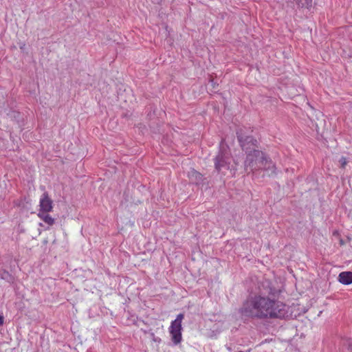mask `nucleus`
<instances>
[{
	"label": "nucleus",
	"instance_id": "obj_1",
	"mask_svg": "<svg viewBox=\"0 0 352 352\" xmlns=\"http://www.w3.org/2000/svg\"><path fill=\"white\" fill-rule=\"evenodd\" d=\"M243 320H267L284 318L287 306L281 301L261 294L250 295L239 309Z\"/></svg>",
	"mask_w": 352,
	"mask_h": 352
},
{
	"label": "nucleus",
	"instance_id": "obj_2",
	"mask_svg": "<svg viewBox=\"0 0 352 352\" xmlns=\"http://www.w3.org/2000/svg\"><path fill=\"white\" fill-rule=\"evenodd\" d=\"M184 318V314H179L176 318L173 320L169 327V333L171 336V340L174 345H177L182 340V322Z\"/></svg>",
	"mask_w": 352,
	"mask_h": 352
},
{
	"label": "nucleus",
	"instance_id": "obj_3",
	"mask_svg": "<svg viewBox=\"0 0 352 352\" xmlns=\"http://www.w3.org/2000/svg\"><path fill=\"white\" fill-rule=\"evenodd\" d=\"M236 134L242 150L245 153V154H258V147L257 146L256 140L252 136H246L245 138H243L238 132Z\"/></svg>",
	"mask_w": 352,
	"mask_h": 352
},
{
	"label": "nucleus",
	"instance_id": "obj_4",
	"mask_svg": "<svg viewBox=\"0 0 352 352\" xmlns=\"http://www.w3.org/2000/svg\"><path fill=\"white\" fill-rule=\"evenodd\" d=\"M188 177L190 180V182L197 186H204V184H207L206 178L204 177V176L200 173L199 172L197 171L194 168H191L188 172Z\"/></svg>",
	"mask_w": 352,
	"mask_h": 352
},
{
	"label": "nucleus",
	"instance_id": "obj_5",
	"mask_svg": "<svg viewBox=\"0 0 352 352\" xmlns=\"http://www.w3.org/2000/svg\"><path fill=\"white\" fill-rule=\"evenodd\" d=\"M52 200L50 198L48 193L47 192L43 193L39 201L41 212L45 213L50 212L52 209Z\"/></svg>",
	"mask_w": 352,
	"mask_h": 352
},
{
	"label": "nucleus",
	"instance_id": "obj_6",
	"mask_svg": "<svg viewBox=\"0 0 352 352\" xmlns=\"http://www.w3.org/2000/svg\"><path fill=\"white\" fill-rule=\"evenodd\" d=\"M214 164H215V168L218 171H220L221 170V168H225L227 169L229 168L228 163L226 159L225 155H217L215 157Z\"/></svg>",
	"mask_w": 352,
	"mask_h": 352
},
{
	"label": "nucleus",
	"instance_id": "obj_7",
	"mask_svg": "<svg viewBox=\"0 0 352 352\" xmlns=\"http://www.w3.org/2000/svg\"><path fill=\"white\" fill-rule=\"evenodd\" d=\"M338 281L343 285L352 283V272H342L338 276Z\"/></svg>",
	"mask_w": 352,
	"mask_h": 352
},
{
	"label": "nucleus",
	"instance_id": "obj_8",
	"mask_svg": "<svg viewBox=\"0 0 352 352\" xmlns=\"http://www.w3.org/2000/svg\"><path fill=\"white\" fill-rule=\"evenodd\" d=\"M0 278L8 283H12L14 281V277L5 270H0Z\"/></svg>",
	"mask_w": 352,
	"mask_h": 352
},
{
	"label": "nucleus",
	"instance_id": "obj_9",
	"mask_svg": "<svg viewBox=\"0 0 352 352\" xmlns=\"http://www.w3.org/2000/svg\"><path fill=\"white\" fill-rule=\"evenodd\" d=\"M39 216L43 220V221L49 226H52L54 223V219L50 214L45 213L39 214Z\"/></svg>",
	"mask_w": 352,
	"mask_h": 352
},
{
	"label": "nucleus",
	"instance_id": "obj_10",
	"mask_svg": "<svg viewBox=\"0 0 352 352\" xmlns=\"http://www.w3.org/2000/svg\"><path fill=\"white\" fill-rule=\"evenodd\" d=\"M230 151V149L223 140H222L219 144V154H227Z\"/></svg>",
	"mask_w": 352,
	"mask_h": 352
},
{
	"label": "nucleus",
	"instance_id": "obj_11",
	"mask_svg": "<svg viewBox=\"0 0 352 352\" xmlns=\"http://www.w3.org/2000/svg\"><path fill=\"white\" fill-rule=\"evenodd\" d=\"M342 345L346 348L349 351H352V339L346 338L342 340Z\"/></svg>",
	"mask_w": 352,
	"mask_h": 352
},
{
	"label": "nucleus",
	"instance_id": "obj_12",
	"mask_svg": "<svg viewBox=\"0 0 352 352\" xmlns=\"http://www.w3.org/2000/svg\"><path fill=\"white\" fill-rule=\"evenodd\" d=\"M299 6L303 7L305 4L309 5L311 3L312 0H296Z\"/></svg>",
	"mask_w": 352,
	"mask_h": 352
},
{
	"label": "nucleus",
	"instance_id": "obj_13",
	"mask_svg": "<svg viewBox=\"0 0 352 352\" xmlns=\"http://www.w3.org/2000/svg\"><path fill=\"white\" fill-rule=\"evenodd\" d=\"M339 162L340 163L341 167L344 168L347 163L346 159L345 157H342L340 158Z\"/></svg>",
	"mask_w": 352,
	"mask_h": 352
},
{
	"label": "nucleus",
	"instance_id": "obj_14",
	"mask_svg": "<svg viewBox=\"0 0 352 352\" xmlns=\"http://www.w3.org/2000/svg\"><path fill=\"white\" fill-rule=\"evenodd\" d=\"M152 335L153 336V340L154 342H160L161 339L160 338L155 337L153 334H152Z\"/></svg>",
	"mask_w": 352,
	"mask_h": 352
},
{
	"label": "nucleus",
	"instance_id": "obj_15",
	"mask_svg": "<svg viewBox=\"0 0 352 352\" xmlns=\"http://www.w3.org/2000/svg\"><path fill=\"white\" fill-rule=\"evenodd\" d=\"M3 324V317L0 316V327Z\"/></svg>",
	"mask_w": 352,
	"mask_h": 352
},
{
	"label": "nucleus",
	"instance_id": "obj_16",
	"mask_svg": "<svg viewBox=\"0 0 352 352\" xmlns=\"http://www.w3.org/2000/svg\"><path fill=\"white\" fill-rule=\"evenodd\" d=\"M262 160H263H263L267 161V157H266V156H263V157H262Z\"/></svg>",
	"mask_w": 352,
	"mask_h": 352
},
{
	"label": "nucleus",
	"instance_id": "obj_17",
	"mask_svg": "<svg viewBox=\"0 0 352 352\" xmlns=\"http://www.w3.org/2000/svg\"><path fill=\"white\" fill-rule=\"evenodd\" d=\"M340 243H341V244H343V243H344V242H343V241H342V240H340Z\"/></svg>",
	"mask_w": 352,
	"mask_h": 352
}]
</instances>
